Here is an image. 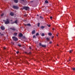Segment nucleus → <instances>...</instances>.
<instances>
[{
	"label": "nucleus",
	"instance_id": "1",
	"mask_svg": "<svg viewBox=\"0 0 75 75\" xmlns=\"http://www.w3.org/2000/svg\"><path fill=\"white\" fill-rule=\"evenodd\" d=\"M23 10H28L30 9V8L28 6H25L23 7Z\"/></svg>",
	"mask_w": 75,
	"mask_h": 75
},
{
	"label": "nucleus",
	"instance_id": "2",
	"mask_svg": "<svg viewBox=\"0 0 75 75\" xmlns=\"http://www.w3.org/2000/svg\"><path fill=\"white\" fill-rule=\"evenodd\" d=\"M4 21H5L4 23L5 24H8L10 23L8 19H6V21H5V20H4Z\"/></svg>",
	"mask_w": 75,
	"mask_h": 75
},
{
	"label": "nucleus",
	"instance_id": "3",
	"mask_svg": "<svg viewBox=\"0 0 75 75\" xmlns=\"http://www.w3.org/2000/svg\"><path fill=\"white\" fill-rule=\"evenodd\" d=\"M12 38L14 40V41H18V38L15 36L12 37Z\"/></svg>",
	"mask_w": 75,
	"mask_h": 75
},
{
	"label": "nucleus",
	"instance_id": "4",
	"mask_svg": "<svg viewBox=\"0 0 75 75\" xmlns=\"http://www.w3.org/2000/svg\"><path fill=\"white\" fill-rule=\"evenodd\" d=\"M13 8H14V9H16L17 10V9H18V6H13Z\"/></svg>",
	"mask_w": 75,
	"mask_h": 75
},
{
	"label": "nucleus",
	"instance_id": "5",
	"mask_svg": "<svg viewBox=\"0 0 75 75\" xmlns=\"http://www.w3.org/2000/svg\"><path fill=\"white\" fill-rule=\"evenodd\" d=\"M1 29L2 30H5V28L4 26H1Z\"/></svg>",
	"mask_w": 75,
	"mask_h": 75
},
{
	"label": "nucleus",
	"instance_id": "6",
	"mask_svg": "<svg viewBox=\"0 0 75 75\" xmlns=\"http://www.w3.org/2000/svg\"><path fill=\"white\" fill-rule=\"evenodd\" d=\"M10 29H11V30H13V31L16 30V29L14 28H11Z\"/></svg>",
	"mask_w": 75,
	"mask_h": 75
},
{
	"label": "nucleus",
	"instance_id": "7",
	"mask_svg": "<svg viewBox=\"0 0 75 75\" xmlns=\"http://www.w3.org/2000/svg\"><path fill=\"white\" fill-rule=\"evenodd\" d=\"M10 15L11 16H14V13L12 12H11L10 13Z\"/></svg>",
	"mask_w": 75,
	"mask_h": 75
},
{
	"label": "nucleus",
	"instance_id": "8",
	"mask_svg": "<svg viewBox=\"0 0 75 75\" xmlns=\"http://www.w3.org/2000/svg\"><path fill=\"white\" fill-rule=\"evenodd\" d=\"M23 35L22 34V33H19V37H23Z\"/></svg>",
	"mask_w": 75,
	"mask_h": 75
},
{
	"label": "nucleus",
	"instance_id": "9",
	"mask_svg": "<svg viewBox=\"0 0 75 75\" xmlns=\"http://www.w3.org/2000/svg\"><path fill=\"white\" fill-rule=\"evenodd\" d=\"M25 25H27V26H29L30 27L31 24H30V23H28L27 24H25Z\"/></svg>",
	"mask_w": 75,
	"mask_h": 75
},
{
	"label": "nucleus",
	"instance_id": "10",
	"mask_svg": "<svg viewBox=\"0 0 75 75\" xmlns=\"http://www.w3.org/2000/svg\"><path fill=\"white\" fill-rule=\"evenodd\" d=\"M32 34H35V30H33L32 32Z\"/></svg>",
	"mask_w": 75,
	"mask_h": 75
},
{
	"label": "nucleus",
	"instance_id": "11",
	"mask_svg": "<svg viewBox=\"0 0 75 75\" xmlns=\"http://www.w3.org/2000/svg\"><path fill=\"white\" fill-rule=\"evenodd\" d=\"M14 23H16V24H17V20L15 21V22L11 23V24H14Z\"/></svg>",
	"mask_w": 75,
	"mask_h": 75
},
{
	"label": "nucleus",
	"instance_id": "12",
	"mask_svg": "<svg viewBox=\"0 0 75 75\" xmlns=\"http://www.w3.org/2000/svg\"><path fill=\"white\" fill-rule=\"evenodd\" d=\"M15 3H18V0H13Z\"/></svg>",
	"mask_w": 75,
	"mask_h": 75
},
{
	"label": "nucleus",
	"instance_id": "13",
	"mask_svg": "<svg viewBox=\"0 0 75 75\" xmlns=\"http://www.w3.org/2000/svg\"><path fill=\"white\" fill-rule=\"evenodd\" d=\"M45 3L46 4H48V1L46 0L45 1Z\"/></svg>",
	"mask_w": 75,
	"mask_h": 75
},
{
	"label": "nucleus",
	"instance_id": "14",
	"mask_svg": "<svg viewBox=\"0 0 75 75\" xmlns=\"http://www.w3.org/2000/svg\"><path fill=\"white\" fill-rule=\"evenodd\" d=\"M46 39L47 41H50V38H46Z\"/></svg>",
	"mask_w": 75,
	"mask_h": 75
},
{
	"label": "nucleus",
	"instance_id": "15",
	"mask_svg": "<svg viewBox=\"0 0 75 75\" xmlns=\"http://www.w3.org/2000/svg\"><path fill=\"white\" fill-rule=\"evenodd\" d=\"M25 54H31V52H30L29 53H27V52H25Z\"/></svg>",
	"mask_w": 75,
	"mask_h": 75
},
{
	"label": "nucleus",
	"instance_id": "16",
	"mask_svg": "<svg viewBox=\"0 0 75 75\" xmlns=\"http://www.w3.org/2000/svg\"><path fill=\"white\" fill-rule=\"evenodd\" d=\"M45 28V27L43 26H42L41 27V28H42V29H43V28Z\"/></svg>",
	"mask_w": 75,
	"mask_h": 75
},
{
	"label": "nucleus",
	"instance_id": "17",
	"mask_svg": "<svg viewBox=\"0 0 75 75\" xmlns=\"http://www.w3.org/2000/svg\"><path fill=\"white\" fill-rule=\"evenodd\" d=\"M41 35H42V36H45V34L44 33H42V34Z\"/></svg>",
	"mask_w": 75,
	"mask_h": 75
},
{
	"label": "nucleus",
	"instance_id": "18",
	"mask_svg": "<svg viewBox=\"0 0 75 75\" xmlns=\"http://www.w3.org/2000/svg\"><path fill=\"white\" fill-rule=\"evenodd\" d=\"M14 35H15V36H17V33H14Z\"/></svg>",
	"mask_w": 75,
	"mask_h": 75
},
{
	"label": "nucleus",
	"instance_id": "19",
	"mask_svg": "<svg viewBox=\"0 0 75 75\" xmlns=\"http://www.w3.org/2000/svg\"><path fill=\"white\" fill-rule=\"evenodd\" d=\"M48 35H49L51 36L52 35V33H48Z\"/></svg>",
	"mask_w": 75,
	"mask_h": 75
},
{
	"label": "nucleus",
	"instance_id": "20",
	"mask_svg": "<svg viewBox=\"0 0 75 75\" xmlns=\"http://www.w3.org/2000/svg\"><path fill=\"white\" fill-rule=\"evenodd\" d=\"M42 47H46V45H42Z\"/></svg>",
	"mask_w": 75,
	"mask_h": 75
},
{
	"label": "nucleus",
	"instance_id": "21",
	"mask_svg": "<svg viewBox=\"0 0 75 75\" xmlns=\"http://www.w3.org/2000/svg\"><path fill=\"white\" fill-rule=\"evenodd\" d=\"M40 23H38V24L37 25L39 27H40Z\"/></svg>",
	"mask_w": 75,
	"mask_h": 75
},
{
	"label": "nucleus",
	"instance_id": "22",
	"mask_svg": "<svg viewBox=\"0 0 75 75\" xmlns=\"http://www.w3.org/2000/svg\"><path fill=\"white\" fill-rule=\"evenodd\" d=\"M40 18H41V19H43V18H43V17H42V16H40Z\"/></svg>",
	"mask_w": 75,
	"mask_h": 75
},
{
	"label": "nucleus",
	"instance_id": "23",
	"mask_svg": "<svg viewBox=\"0 0 75 75\" xmlns=\"http://www.w3.org/2000/svg\"><path fill=\"white\" fill-rule=\"evenodd\" d=\"M39 46H42V44H41V43H40L39 44Z\"/></svg>",
	"mask_w": 75,
	"mask_h": 75
},
{
	"label": "nucleus",
	"instance_id": "24",
	"mask_svg": "<svg viewBox=\"0 0 75 75\" xmlns=\"http://www.w3.org/2000/svg\"><path fill=\"white\" fill-rule=\"evenodd\" d=\"M3 16H4V13H2V14H1V17Z\"/></svg>",
	"mask_w": 75,
	"mask_h": 75
},
{
	"label": "nucleus",
	"instance_id": "25",
	"mask_svg": "<svg viewBox=\"0 0 75 75\" xmlns=\"http://www.w3.org/2000/svg\"><path fill=\"white\" fill-rule=\"evenodd\" d=\"M36 35V36H38V35H39V33H37Z\"/></svg>",
	"mask_w": 75,
	"mask_h": 75
},
{
	"label": "nucleus",
	"instance_id": "26",
	"mask_svg": "<svg viewBox=\"0 0 75 75\" xmlns=\"http://www.w3.org/2000/svg\"><path fill=\"white\" fill-rule=\"evenodd\" d=\"M70 53H71L72 52V50H70L69 51Z\"/></svg>",
	"mask_w": 75,
	"mask_h": 75
},
{
	"label": "nucleus",
	"instance_id": "27",
	"mask_svg": "<svg viewBox=\"0 0 75 75\" xmlns=\"http://www.w3.org/2000/svg\"><path fill=\"white\" fill-rule=\"evenodd\" d=\"M72 69L73 71H75V68H72Z\"/></svg>",
	"mask_w": 75,
	"mask_h": 75
},
{
	"label": "nucleus",
	"instance_id": "28",
	"mask_svg": "<svg viewBox=\"0 0 75 75\" xmlns=\"http://www.w3.org/2000/svg\"><path fill=\"white\" fill-rule=\"evenodd\" d=\"M6 48L5 47H3V50H6Z\"/></svg>",
	"mask_w": 75,
	"mask_h": 75
},
{
	"label": "nucleus",
	"instance_id": "29",
	"mask_svg": "<svg viewBox=\"0 0 75 75\" xmlns=\"http://www.w3.org/2000/svg\"><path fill=\"white\" fill-rule=\"evenodd\" d=\"M36 38V37H35V36L34 35L33 36V38Z\"/></svg>",
	"mask_w": 75,
	"mask_h": 75
},
{
	"label": "nucleus",
	"instance_id": "30",
	"mask_svg": "<svg viewBox=\"0 0 75 75\" xmlns=\"http://www.w3.org/2000/svg\"><path fill=\"white\" fill-rule=\"evenodd\" d=\"M21 1H22L23 2H24V0H20Z\"/></svg>",
	"mask_w": 75,
	"mask_h": 75
},
{
	"label": "nucleus",
	"instance_id": "31",
	"mask_svg": "<svg viewBox=\"0 0 75 75\" xmlns=\"http://www.w3.org/2000/svg\"><path fill=\"white\" fill-rule=\"evenodd\" d=\"M16 52V53H17V54H18V53H19V52L17 51V52Z\"/></svg>",
	"mask_w": 75,
	"mask_h": 75
},
{
	"label": "nucleus",
	"instance_id": "32",
	"mask_svg": "<svg viewBox=\"0 0 75 75\" xmlns=\"http://www.w3.org/2000/svg\"><path fill=\"white\" fill-rule=\"evenodd\" d=\"M48 27H51V25H48Z\"/></svg>",
	"mask_w": 75,
	"mask_h": 75
},
{
	"label": "nucleus",
	"instance_id": "33",
	"mask_svg": "<svg viewBox=\"0 0 75 75\" xmlns=\"http://www.w3.org/2000/svg\"><path fill=\"white\" fill-rule=\"evenodd\" d=\"M18 45L19 46V47H21V45Z\"/></svg>",
	"mask_w": 75,
	"mask_h": 75
},
{
	"label": "nucleus",
	"instance_id": "34",
	"mask_svg": "<svg viewBox=\"0 0 75 75\" xmlns=\"http://www.w3.org/2000/svg\"><path fill=\"white\" fill-rule=\"evenodd\" d=\"M50 19H52V16L50 17Z\"/></svg>",
	"mask_w": 75,
	"mask_h": 75
},
{
	"label": "nucleus",
	"instance_id": "35",
	"mask_svg": "<svg viewBox=\"0 0 75 75\" xmlns=\"http://www.w3.org/2000/svg\"><path fill=\"white\" fill-rule=\"evenodd\" d=\"M1 36H2V35H4L3 34H1Z\"/></svg>",
	"mask_w": 75,
	"mask_h": 75
},
{
	"label": "nucleus",
	"instance_id": "36",
	"mask_svg": "<svg viewBox=\"0 0 75 75\" xmlns=\"http://www.w3.org/2000/svg\"><path fill=\"white\" fill-rule=\"evenodd\" d=\"M52 43V42H50V44H51Z\"/></svg>",
	"mask_w": 75,
	"mask_h": 75
},
{
	"label": "nucleus",
	"instance_id": "37",
	"mask_svg": "<svg viewBox=\"0 0 75 75\" xmlns=\"http://www.w3.org/2000/svg\"><path fill=\"white\" fill-rule=\"evenodd\" d=\"M69 61H71V59L70 58V59L69 60Z\"/></svg>",
	"mask_w": 75,
	"mask_h": 75
},
{
	"label": "nucleus",
	"instance_id": "38",
	"mask_svg": "<svg viewBox=\"0 0 75 75\" xmlns=\"http://www.w3.org/2000/svg\"><path fill=\"white\" fill-rule=\"evenodd\" d=\"M29 48L30 49V50L31 49V47H29Z\"/></svg>",
	"mask_w": 75,
	"mask_h": 75
},
{
	"label": "nucleus",
	"instance_id": "39",
	"mask_svg": "<svg viewBox=\"0 0 75 75\" xmlns=\"http://www.w3.org/2000/svg\"><path fill=\"white\" fill-rule=\"evenodd\" d=\"M52 30H54V28H53Z\"/></svg>",
	"mask_w": 75,
	"mask_h": 75
},
{
	"label": "nucleus",
	"instance_id": "40",
	"mask_svg": "<svg viewBox=\"0 0 75 75\" xmlns=\"http://www.w3.org/2000/svg\"><path fill=\"white\" fill-rule=\"evenodd\" d=\"M54 37V36H52V38H53Z\"/></svg>",
	"mask_w": 75,
	"mask_h": 75
},
{
	"label": "nucleus",
	"instance_id": "41",
	"mask_svg": "<svg viewBox=\"0 0 75 75\" xmlns=\"http://www.w3.org/2000/svg\"><path fill=\"white\" fill-rule=\"evenodd\" d=\"M37 16H39V15H38L37 14Z\"/></svg>",
	"mask_w": 75,
	"mask_h": 75
},
{
	"label": "nucleus",
	"instance_id": "42",
	"mask_svg": "<svg viewBox=\"0 0 75 75\" xmlns=\"http://www.w3.org/2000/svg\"><path fill=\"white\" fill-rule=\"evenodd\" d=\"M57 46H59V45H58V44H57Z\"/></svg>",
	"mask_w": 75,
	"mask_h": 75
},
{
	"label": "nucleus",
	"instance_id": "43",
	"mask_svg": "<svg viewBox=\"0 0 75 75\" xmlns=\"http://www.w3.org/2000/svg\"><path fill=\"white\" fill-rule=\"evenodd\" d=\"M47 26H48V25L47 24Z\"/></svg>",
	"mask_w": 75,
	"mask_h": 75
},
{
	"label": "nucleus",
	"instance_id": "44",
	"mask_svg": "<svg viewBox=\"0 0 75 75\" xmlns=\"http://www.w3.org/2000/svg\"><path fill=\"white\" fill-rule=\"evenodd\" d=\"M11 21H13V20H11Z\"/></svg>",
	"mask_w": 75,
	"mask_h": 75
},
{
	"label": "nucleus",
	"instance_id": "45",
	"mask_svg": "<svg viewBox=\"0 0 75 75\" xmlns=\"http://www.w3.org/2000/svg\"><path fill=\"white\" fill-rule=\"evenodd\" d=\"M57 37H58V35L57 34Z\"/></svg>",
	"mask_w": 75,
	"mask_h": 75
},
{
	"label": "nucleus",
	"instance_id": "46",
	"mask_svg": "<svg viewBox=\"0 0 75 75\" xmlns=\"http://www.w3.org/2000/svg\"><path fill=\"white\" fill-rule=\"evenodd\" d=\"M0 34H1V33L0 32Z\"/></svg>",
	"mask_w": 75,
	"mask_h": 75
},
{
	"label": "nucleus",
	"instance_id": "47",
	"mask_svg": "<svg viewBox=\"0 0 75 75\" xmlns=\"http://www.w3.org/2000/svg\"><path fill=\"white\" fill-rule=\"evenodd\" d=\"M31 2H33V1H31Z\"/></svg>",
	"mask_w": 75,
	"mask_h": 75
},
{
	"label": "nucleus",
	"instance_id": "48",
	"mask_svg": "<svg viewBox=\"0 0 75 75\" xmlns=\"http://www.w3.org/2000/svg\"><path fill=\"white\" fill-rule=\"evenodd\" d=\"M4 40H5V39H4Z\"/></svg>",
	"mask_w": 75,
	"mask_h": 75
},
{
	"label": "nucleus",
	"instance_id": "49",
	"mask_svg": "<svg viewBox=\"0 0 75 75\" xmlns=\"http://www.w3.org/2000/svg\"><path fill=\"white\" fill-rule=\"evenodd\" d=\"M57 34H59V33H58Z\"/></svg>",
	"mask_w": 75,
	"mask_h": 75
}]
</instances>
